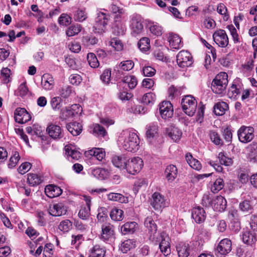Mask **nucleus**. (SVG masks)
Segmentation results:
<instances>
[{
	"mask_svg": "<svg viewBox=\"0 0 257 257\" xmlns=\"http://www.w3.org/2000/svg\"><path fill=\"white\" fill-rule=\"evenodd\" d=\"M110 19V15L108 13H98L93 27V32L99 34L104 33L107 30L106 27Z\"/></svg>",
	"mask_w": 257,
	"mask_h": 257,
	"instance_id": "nucleus-3",
	"label": "nucleus"
},
{
	"mask_svg": "<svg viewBox=\"0 0 257 257\" xmlns=\"http://www.w3.org/2000/svg\"><path fill=\"white\" fill-rule=\"evenodd\" d=\"M192 217L196 223H202L205 218L204 210L199 206L193 208L192 211Z\"/></svg>",
	"mask_w": 257,
	"mask_h": 257,
	"instance_id": "nucleus-20",
	"label": "nucleus"
},
{
	"mask_svg": "<svg viewBox=\"0 0 257 257\" xmlns=\"http://www.w3.org/2000/svg\"><path fill=\"white\" fill-rule=\"evenodd\" d=\"M189 245L181 243L177 246V250L179 257H188L189 255Z\"/></svg>",
	"mask_w": 257,
	"mask_h": 257,
	"instance_id": "nucleus-34",
	"label": "nucleus"
},
{
	"mask_svg": "<svg viewBox=\"0 0 257 257\" xmlns=\"http://www.w3.org/2000/svg\"><path fill=\"white\" fill-rule=\"evenodd\" d=\"M46 132L49 136L54 140H59L63 137L62 130L58 125L51 123L47 127Z\"/></svg>",
	"mask_w": 257,
	"mask_h": 257,
	"instance_id": "nucleus-14",
	"label": "nucleus"
},
{
	"mask_svg": "<svg viewBox=\"0 0 257 257\" xmlns=\"http://www.w3.org/2000/svg\"><path fill=\"white\" fill-rule=\"evenodd\" d=\"M144 165L143 161L139 157L128 159L125 170L132 175L138 173Z\"/></svg>",
	"mask_w": 257,
	"mask_h": 257,
	"instance_id": "nucleus-7",
	"label": "nucleus"
},
{
	"mask_svg": "<svg viewBox=\"0 0 257 257\" xmlns=\"http://www.w3.org/2000/svg\"><path fill=\"white\" fill-rule=\"evenodd\" d=\"M149 29L150 32L155 36H159L162 34V28L157 23L153 22L150 24Z\"/></svg>",
	"mask_w": 257,
	"mask_h": 257,
	"instance_id": "nucleus-41",
	"label": "nucleus"
},
{
	"mask_svg": "<svg viewBox=\"0 0 257 257\" xmlns=\"http://www.w3.org/2000/svg\"><path fill=\"white\" fill-rule=\"evenodd\" d=\"M239 140L243 143L250 142L254 138L253 128L252 127L242 126L237 132Z\"/></svg>",
	"mask_w": 257,
	"mask_h": 257,
	"instance_id": "nucleus-9",
	"label": "nucleus"
},
{
	"mask_svg": "<svg viewBox=\"0 0 257 257\" xmlns=\"http://www.w3.org/2000/svg\"><path fill=\"white\" fill-rule=\"evenodd\" d=\"M176 61L180 67L184 68L191 66L193 64V58L187 51L182 50L179 52L176 56Z\"/></svg>",
	"mask_w": 257,
	"mask_h": 257,
	"instance_id": "nucleus-8",
	"label": "nucleus"
},
{
	"mask_svg": "<svg viewBox=\"0 0 257 257\" xmlns=\"http://www.w3.org/2000/svg\"><path fill=\"white\" fill-rule=\"evenodd\" d=\"M65 148L66 154L68 156L71 157L72 159L77 160L80 158L81 154L79 152L72 149V148L68 146H66Z\"/></svg>",
	"mask_w": 257,
	"mask_h": 257,
	"instance_id": "nucleus-49",
	"label": "nucleus"
},
{
	"mask_svg": "<svg viewBox=\"0 0 257 257\" xmlns=\"http://www.w3.org/2000/svg\"><path fill=\"white\" fill-rule=\"evenodd\" d=\"M82 80L81 76L77 74H72L69 77L70 82L73 85H78Z\"/></svg>",
	"mask_w": 257,
	"mask_h": 257,
	"instance_id": "nucleus-63",
	"label": "nucleus"
},
{
	"mask_svg": "<svg viewBox=\"0 0 257 257\" xmlns=\"http://www.w3.org/2000/svg\"><path fill=\"white\" fill-rule=\"evenodd\" d=\"M20 157L18 152L15 151L13 153L12 157L10 159L8 167L9 168H13L15 167L18 163Z\"/></svg>",
	"mask_w": 257,
	"mask_h": 257,
	"instance_id": "nucleus-52",
	"label": "nucleus"
},
{
	"mask_svg": "<svg viewBox=\"0 0 257 257\" xmlns=\"http://www.w3.org/2000/svg\"><path fill=\"white\" fill-rule=\"evenodd\" d=\"M151 204L156 210L161 209L166 206L164 197L158 192H155L153 194Z\"/></svg>",
	"mask_w": 257,
	"mask_h": 257,
	"instance_id": "nucleus-16",
	"label": "nucleus"
},
{
	"mask_svg": "<svg viewBox=\"0 0 257 257\" xmlns=\"http://www.w3.org/2000/svg\"><path fill=\"white\" fill-rule=\"evenodd\" d=\"M41 84L44 89L52 90L55 85V81L52 75L49 73L43 74L42 77Z\"/></svg>",
	"mask_w": 257,
	"mask_h": 257,
	"instance_id": "nucleus-18",
	"label": "nucleus"
},
{
	"mask_svg": "<svg viewBox=\"0 0 257 257\" xmlns=\"http://www.w3.org/2000/svg\"><path fill=\"white\" fill-rule=\"evenodd\" d=\"M153 240L160 242L159 248L164 256H167L171 253L170 238L166 233L163 232L158 234L155 239Z\"/></svg>",
	"mask_w": 257,
	"mask_h": 257,
	"instance_id": "nucleus-5",
	"label": "nucleus"
},
{
	"mask_svg": "<svg viewBox=\"0 0 257 257\" xmlns=\"http://www.w3.org/2000/svg\"><path fill=\"white\" fill-rule=\"evenodd\" d=\"M136 246V241L133 239H128L122 242L120 249L123 253H126Z\"/></svg>",
	"mask_w": 257,
	"mask_h": 257,
	"instance_id": "nucleus-35",
	"label": "nucleus"
},
{
	"mask_svg": "<svg viewBox=\"0 0 257 257\" xmlns=\"http://www.w3.org/2000/svg\"><path fill=\"white\" fill-rule=\"evenodd\" d=\"M81 30V27L79 24L72 25L66 31V35L68 37H72L78 34Z\"/></svg>",
	"mask_w": 257,
	"mask_h": 257,
	"instance_id": "nucleus-43",
	"label": "nucleus"
},
{
	"mask_svg": "<svg viewBox=\"0 0 257 257\" xmlns=\"http://www.w3.org/2000/svg\"><path fill=\"white\" fill-rule=\"evenodd\" d=\"M209 136L211 141L216 145H222L223 144L222 140L216 132L213 131H210Z\"/></svg>",
	"mask_w": 257,
	"mask_h": 257,
	"instance_id": "nucleus-54",
	"label": "nucleus"
},
{
	"mask_svg": "<svg viewBox=\"0 0 257 257\" xmlns=\"http://www.w3.org/2000/svg\"><path fill=\"white\" fill-rule=\"evenodd\" d=\"M181 106L183 111L186 114L192 116L196 111L197 102L194 97L187 95L182 99Z\"/></svg>",
	"mask_w": 257,
	"mask_h": 257,
	"instance_id": "nucleus-4",
	"label": "nucleus"
},
{
	"mask_svg": "<svg viewBox=\"0 0 257 257\" xmlns=\"http://www.w3.org/2000/svg\"><path fill=\"white\" fill-rule=\"evenodd\" d=\"M40 176L36 174H28L27 182L31 186H34L39 184L42 182Z\"/></svg>",
	"mask_w": 257,
	"mask_h": 257,
	"instance_id": "nucleus-37",
	"label": "nucleus"
},
{
	"mask_svg": "<svg viewBox=\"0 0 257 257\" xmlns=\"http://www.w3.org/2000/svg\"><path fill=\"white\" fill-rule=\"evenodd\" d=\"M107 199L112 201H117L120 203H126L127 198L119 193H110L107 195Z\"/></svg>",
	"mask_w": 257,
	"mask_h": 257,
	"instance_id": "nucleus-33",
	"label": "nucleus"
},
{
	"mask_svg": "<svg viewBox=\"0 0 257 257\" xmlns=\"http://www.w3.org/2000/svg\"><path fill=\"white\" fill-rule=\"evenodd\" d=\"M127 158L124 156H115L112 159L113 165L120 170H125Z\"/></svg>",
	"mask_w": 257,
	"mask_h": 257,
	"instance_id": "nucleus-25",
	"label": "nucleus"
},
{
	"mask_svg": "<svg viewBox=\"0 0 257 257\" xmlns=\"http://www.w3.org/2000/svg\"><path fill=\"white\" fill-rule=\"evenodd\" d=\"M118 142L128 152H135L139 149V137L129 130H123L119 134Z\"/></svg>",
	"mask_w": 257,
	"mask_h": 257,
	"instance_id": "nucleus-1",
	"label": "nucleus"
},
{
	"mask_svg": "<svg viewBox=\"0 0 257 257\" xmlns=\"http://www.w3.org/2000/svg\"><path fill=\"white\" fill-rule=\"evenodd\" d=\"M45 192L48 197L52 198L61 195L62 190L59 187L51 184L45 187Z\"/></svg>",
	"mask_w": 257,
	"mask_h": 257,
	"instance_id": "nucleus-21",
	"label": "nucleus"
},
{
	"mask_svg": "<svg viewBox=\"0 0 257 257\" xmlns=\"http://www.w3.org/2000/svg\"><path fill=\"white\" fill-rule=\"evenodd\" d=\"M170 46L172 49H179L183 47L180 37L177 34L171 33L168 38Z\"/></svg>",
	"mask_w": 257,
	"mask_h": 257,
	"instance_id": "nucleus-24",
	"label": "nucleus"
},
{
	"mask_svg": "<svg viewBox=\"0 0 257 257\" xmlns=\"http://www.w3.org/2000/svg\"><path fill=\"white\" fill-rule=\"evenodd\" d=\"M110 45L116 51H120L123 48V45L120 40L116 38H113L109 42Z\"/></svg>",
	"mask_w": 257,
	"mask_h": 257,
	"instance_id": "nucleus-59",
	"label": "nucleus"
},
{
	"mask_svg": "<svg viewBox=\"0 0 257 257\" xmlns=\"http://www.w3.org/2000/svg\"><path fill=\"white\" fill-rule=\"evenodd\" d=\"M143 20L140 15L134 14L130 21L131 34L136 37L142 33L144 31Z\"/></svg>",
	"mask_w": 257,
	"mask_h": 257,
	"instance_id": "nucleus-6",
	"label": "nucleus"
},
{
	"mask_svg": "<svg viewBox=\"0 0 257 257\" xmlns=\"http://www.w3.org/2000/svg\"><path fill=\"white\" fill-rule=\"evenodd\" d=\"M66 128L74 136L79 135L82 130L81 124L76 121L68 124L66 125Z\"/></svg>",
	"mask_w": 257,
	"mask_h": 257,
	"instance_id": "nucleus-27",
	"label": "nucleus"
},
{
	"mask_svg": "<svg viewBox=\"0 0 257 257\" xmlns=\"http://www.w3.org/2000/svg\"><path fill=\"white\" fill-rule=\"evenodd\" d=\"M105 250L95 246L92 250V254L89 257H104Z\"/></svg>",
	"mask_w": 257,
	"mask_h": 257,
	"instance_id": "nucleus-60",
	"label": "nucleus"
},
{
	"mask_svg": "<svg viewBox=\"0 0 257 257\" xmlns=\"http://www.w3.org/2000/svg\"><path fill=\"white\" fill-rule=\"evenodd\" d=\"M159 111L163 119L171 118L173 115V105L170 101H164L159 105Z\"/></svg>",
	"mask_w": 257,
	"mask_h": 257,
	"instance_id": "nucleus-11",
	"label": "nucleus"
},
{
	"mask_svg": "<svg viewBox=\"0 0 257 257\" xmlns=\"http://www.w3.org/2000/svg\"><path fill=\"white\" fill-rule=\"evenodd\" d=\"M15 120L19 123H24L31 119V116L24 108H18L15 111Z\"/></svg>",
	"mask_w": 257,
	"mask_h": 257,
	"instance_id": "nucleus-13",
	"label": "nucleus"
},
{
	"mask_svg": "<svg viewBox=\"0 0 257 257\" xmlns=\"http://www.w3.org/2000/svg\"><path fill=\"white\" fill-rule=\"evenodd\" d=\"M134 67V63L132 60H125L121 62L117 66L118 71L119 73L120 71H130Z\"/></svg>",
	"mask_w": 257,
	"mask_h": 257,
	"instance_id": "nucleus-36",
	"label": "nucleus"
},
{
	"mask_svg": "<svg viewBox=\"0 0 257 257\" xmlns=\"http://www.w3.org/2000/svg\"><path fill=\"white\" fill-rule=\"evenodd\" d=\"M227 202L222 196H217L214 198L212 208L216 211L222 212L226 208Z\"/></svg>",
	"mask_w": 257,
	"mask_h": 257,
	"instance_id": "nucleus-17",
	"label": "nucleus"
},
{
	"mask_svg": "<svg viewBox=\"0 0 257 257\" xmlns=\"http://www.w3.org/2000/svg\"><path fill=\"white\" fill-rule=\"evenodd\" d=\"M88 156H93L98 161H101L105 156V152L100 148H94L86 152Z\"/></svg>",
	"mask_w": 257,
	"mask_h": 257,
	"instance_id": "nucleus-29",
	"label": "nucleus"
},
{
	"mask_svg": "<svg viewBox=\"0 0 257 257\" xmlns=\"http://www.w3.org/2000/svg\"><path fill=\"white\" fill-rule=\"evenodd\" d=\"M178 170L175 165H170L166 168L165 175L168 181L173 182L176 178Z\"/></svg>",
	"mask_w": 257,
	"mask_h": 257,
	"instance_id": "nucleus-23",
	"label": "nucleus"
},
{
	"mask_svg": "<svg viewBox=\"0 0 257 257\" xmlns=\"http://www.w3.org/2000/svg\"><path fill=\"white\" fill-rule=\"evenodd\" d=\"M87 17V14L84 10L78 9L74 12V19L76 21L82 22L85 20Z\"/></svg>",
	"mask_w": 257,
	"mask_h": 257,
	"instance_id": "nucleus-44",
	"label": "nucleus"
},
{
	"mask_svg": "<svg viewBox=\"0 0 257 257\" xmlns=\"http://www.w3.org/2000/svg\"><path fill=\"white\" fill-rule=\"evenodd\" d=\"M213 39L219 47L225 48L228 44V38L224 30L220 29L215 32L213 34Z\"/></svg>",
	"mask_w": 257,
	"mask_h": 257,
	"instance_id": "nucleus-10",
	"label": "nucleus"
},
{
	"mask_svg": "<svg viewBox=\"0 0 257 257\" xmlns=\"http://www.w3.org/2000/svg\"><path fill=\"white\" fill-rule=\"evenodd\" d=\"M138 45L141 51L146 52L150 48V40L146 37L142 38L140 40Z\"/></svg>",
	"mask_w": 257,
	"mask_h": 257,
	"instance_id": "nucleus-45",
	"label": "nucleus"
},
{
	"mask_svg": "<svg viewBox=\"0 0 257 257\" xmlns=\"http://www.w3.org/2000/svg\"><path fill=\"white\" fill-rule=\"evenodd\" d=\"M218 158L221 165L229 166L231 165L233 163L232 159L225 156L224 154L222 152L219 153Z\"/></svg>",
	"mask_w": 257,
	"mask_h": 257,
	"instance_id": "nucleus-56",
	"label": "nucleus"
},
{
	"mask_svg": "<svg viewBox=\"0 0 257 257\" xmlns=\"http://www.w3.org/2000/svg\"><path fill=\"white\" fill-rule=\"evenodd\" d=\"M125 30L124 25L121 23L115 24L113 28V32L116 35H123Z\"/></svg>",
	"mask_w": 257,
	"mask_h": 257,
	"instance_id": "nucleus-58",
	"label": "nucleus"
},
{
	"mask_svg": "<svg viewBox=\"0 0 257 257\" xmlns=\"http://www.w3.org/2000/svg\"><path fill=\"white\" fill-rule=\"evenodd\" d=\"M101 231L100 238L104 241L108 240L112 237L113 235V229L112 225L110 224H103L101 226Z\"/></svg>",
	"mask_w": 257,
	"mask_h": 257,
	"instance_id": "nucleus-22",
	"label": "nucleus"
},
{
	"mask_svg": "<svg viewBox=\"0 0 257 257\" xmlns=\"http://www.w3.org/2000/svg\"><path fill=\"white\" fill-rule=\"evenodd\" d=\"M72 222L68 219L61 221L58 226V228L64 232H68L72 227Z\"/></svg>",
	"mask_w": 257,
	"mask_h": 257,
	"instance_id": "nucleus-51",
	"label": "nucleus"
},
{
	"mask_svg": "<svg viewBox=\"0 0 257 257\" xmlns=\"http://www.w3.org/2000/svg\"><path fill=\"white\" fill-rule=\"evenodd\" d=\"M49 213L54 216L65 215L67 212V207L62 203L51 204L48 209Z\"/></svg>",
	"mask_w": 257,
	"mask_h": 257,
	"instance_id": "nucleus-12",
	"label": "nucleus"
},
{
	"mask_svg": "<svg viewBox=\"0 0 257 257\" xmlns=\"http://www.w3.org/2000/svg\"><path fill=\"white\" fill-rule=\"evenodd\" d=\"M224 183L222 179L217 178L211 186V190L214 193H216L224 187Z\"/></svg>",
	"mask_w": 257,
	"mask_h": 257,
	"instance_id": "nucleus-40",
	"label": "nucleus"
},
{
	"mask_svg": "<svg viewBox=\"0 0 257 257\" xmlns=\"http://www.w3.org/2000/svg\"><path fill=\"white\" fill-rule=\"evenodd\" d=\"M90 210V207H82L78 213L79 217L82 219H86L89 216Z\"/></svg>",
	"mask_w": 257,
	"mask_h": 257,
	"instance_id": "nucleus-61",
	"label": "nucleus"
},
{
	"mask_svg": "<svg viewBox=\"0 0 257 257\" xmlns=\"http://www.w3.org/2000/svg\"><path fill=\"white\" fill-rule=\"evenodd\" d=\"M182 135L181 131L178 127L174 126L171 128L170 132L168 133V136L175 142L181 139Z\"/></svg>",
	"mask_w": 257,
	"mask_h": 257,
	"instance_id": "nucleus-38",
	"label": "nucleus"
},
{
	"mask_svg": "<svg viewBox=\"0 0 257 257\" xmlns=\"http://www.w3.org/2000/svg\"><path fill=\"white\" fill-rule=\"evenodd\" d=\"M231 241L228 238L222 239L216 247V251L221 255H225L231 250Z\"/></svg>",
	"mask_w": 257,
	"mask_h": 257,
	"instance_id": "nucleus-15",
	"label": "nucleus"
},
{
	"mask_svg": "<svg viewBox=\"0 0 257 257\" xmlns=\"http://www.w3.org/2000/svg\"><path fill=\"white\" fill-rule=\"evenodd\" d=\"M50 103L53 110H58L62 106V99L60 97H54L51 99Z\"/></svg>",
	"mask_w": 257,
	"mask_h": 257,
	"instance_id": "nucleus-55",
	"label": "nucleus"
},
{
	"mask_svg": "<svg viewBox=\"0 0 257 257\" xmlns=\"http://www.w3.org/2000/svg\"><path fill=\"white\" fill-rule=\"evenodd\" d=\"M156 99L154 93L150 92L145 94L142 98V102L145 104H153Z\"/></svg>",
	"mask_w": 257,
	"mask_h": 257,
	"instance_id": "nucleus-47",
	"label": "nucleus"
},
{
	"mask_svg": "<svg viewBox=\"0 0 257 257\" xmlns=\"http://www.w3.org/2000/svg\"><path fill=\"white\" fill-rule=\"evenodd\" d=\"M185 157L188 164L192 168L196 170H200L201 169V164L199 161L194 158L191 154L187 153Z\"/></svg>",
	"mask_w": 257,
	"mask_h": 257,
	"instance_id": "nucleus-30",
	"label": "nucleus"
},
{
	"mask_svg": "<svg viewBox=\"0 0 257 257\" xmlns=\"http://www.w3.org/2000/svg\"><path fill=\"white\" fill-rule=\"evenodd\" d=\"M123 83L127 84L130 89L134 88L137 84V80L134 76H127L123 77L122 80Z\"/></svg>",
	"mask_w": 257,
	"mask_h": 257,
	"instance_id": "nucleus-39",
	"label": "nucleus"
},
{
	"mask_svg": "<svg viewBox=\"0 0 257 257\" xmlns=\"http://www.w3.org/2000/svg\"><path fill=\"white\" fill-rule=\"evenodd\" d=\"M92 175L98 179L103 180L106 177V172L102 168H96L92 170Z\"/></svg>",
	"mask_w": 257,
	"mask_h": 257,
	"instance_id": "nucleus-50",
	"label": "nucleus"
},
{
	"mask_svg": "<svg viewBox=\"0 0 257 257\" xmlns=\"http://www.w3.org/2000/svg\"><path fill=\"white\" fill-rule=\"evenodd\" d=\"M241 238L244 243L250 245L254 244L256 241L255 233L248 230L242 232Z\"/></svg>",
	"mask_w": 257,
	"mask_h": 257,
	"instance_id": "nucleus-26",
	"label": "nucleus"
},
{
	"mask_svg": "<svg viewBox=\"0 0 257 257\" xmlns=\"http://www.w3.org/2000/svg\"><path fill=\"white\" fill-rule=\"evenodd\" d=\"M228 84V75L225 72H220L213 79L211 89L214 93L222 94L225 93Z\"/></svg>",
	"mask_w": 257,
	"mask_h": 257,
	"instance_id": "nucleus-2",
	"label": "nucleus"
},
{
	"mask_svg": "<svg viewBox=\"0 0 257 257\" xmlns=\"http://www.w3.org/2000/svg\"><path fill=\"white\" fill-rule=\"evenodd\" d=\"M239 208L242 211L251 212L253 210V206L250 201L244 200L239 203Z\"/></svg>",
	"mask_w": 257,
	"mask_h": 257,
	"instance_id": "nucleus-48",
	"label": "nucleus"
},
{
	"mask_svg": "<svg viewBox=\"0 0 257 257\" xmlns=\"http://www.w3.org/2000/svg\"><path fill=\"white\" fill-rule=\"evenodd\" d=\"M59 22L61 25L67 26L71 23V18L67 14H63L59 19Z\"/></svg>",
	"mask_w": 257,
	"mask_h": 257,
	"instance_id": "nucleus-62",
	"label": "nucleus"
},
{
	"mask_svg": "<svg viewBox=\"0 0 257 257\" xmlns=\"http://www.w3.org/2000/svg\"><path fill=\"white\" fill-rule=\"evenodd\" d=\"M87 60L90 66L92 68H96L99 66L98 61L96 56L92 53H88L87 55Z\"/></svg>",
	"mask_w": 257,
	"mask_h": 257,
	"instance_id": "nucleus-57",
	"label": "nucleus"
},
{
	"mask_svg": "<svg viewBox=\"0 0 257 257\" xmlns=\"http://www.w3.org/2000/svg\"><path fill=\"white\" fill-rule=\"evenodd\" d=\"M97 41V39L92 36H85L82 38L83 44L87 47L96 44Z\"/></svg>",
	"mask_w": 257,
	"mask_h": 257,
	"instance_id": "nucleus-53",
	"label": "nucleus"
},
{
	"mask_svg": "<svg viewBox=\"0 0 257 257\" xmlns=\"http://www.w3.org/2000/svg\"><path fill=\"white\" fill-rule=\"evenodd\" d=\"M213 200L214 198L209 193H205L203 196L201 204L206 207H212Z\"/></svg>",
	"mask_w": 257,
	"mask_h": 257,
	"instance_id": "nucleus-46",
	"label": "nucleus"
},
{
	"mask_svg": "<svg viewBox=\"0 0 257 257\" xmlns=\"http://www.w3.org/2000/svg\"><path fill=\"white\" fill-rule=\"evenodd\" d=\"M145 225L148 228L150 233V238L155 239L159 233H157V227L154 221L151 217H148L144 222Z\"/></svg>",
	"mask_w": 257,
	"mask_h": 257,
	"instance_id": "nucleus-19",
	"label": "nucleus"
},
{
	"mask_svg": "<svg viewBox=\"0 0 257 257\" xmlns=\"http://www.w3.org/2000/svg\"><path fill=\"white\" fill-rule=\"evenodd\" d=\"M146 136L147 139H153L158 135V126L155 123H152L146 127Z\"/></svg>",
	"mask_w": 257,
	"mask_h": 257,
	"instance_id": "nucleus-32",
	"label": "nucleus"
},
{
	"mask_svg": "<svg viewBox=\"0 0 257 257\" xmlns=\"http://www.w3.org/2000/svg\"><path fill=\"white\" fill-rule=\"evenodd\" d=\"M228 109V105L225 102H219L217 103L214 106V113L217 115H222L224 114Z\"/></svg>",
	"mask_w": 257,
	"mask_h": 257,
	"instance_id": "nucleus-31",
	"label": "nucleus"
},
{
	"mask_svg": "<svg viewBox=\"0 0 257 257\" xmlns=\"http://www.w3.org/2000/svg\"><path fill=\"white\" fill-rule=\"evenodd\" d=\"M31 164L28 162H25L21 165L19 167L18 171L19 173L24 174L29 171L31 169Z\"/></svg>",
	"mask_w": 257,
	"mask_h": 257,
	"instance_id": "nucleus-64",
	"label": "nucleus"
},
{
	"mask_svg": "<svg viewBox=\"0 0 257 257\" xmlns=\"http://www.w3.org/2000/svg\"><path fill=\"white\" fill-rule=\"evenodd\" d=\"M123 212L122 210L118 208H114L110 212V216L111 218L115 221H120L122 219Z\"/></svg>",
	"mask_w": 257,
	"mask_h": 257,
	"instance_id": "nucleus-42",
	"label": "nucleus"
},
{
	"mask_svg": "<svg viewBox=\"0 0 257 257\" xmlns=\"http://www.w3.org/2000/svg\"><path fill=\"white\" fill-rule=\"evenodd\" d=\"M138 224L135 222H128L124 224L121 227V231L123 234L133 233Z\"/></svg>",
	"mask_w": 257,
	"mask_h": 257,
	"instance_id": "nucleus-28",
	"label": "nucleus"
}]
</instances>
